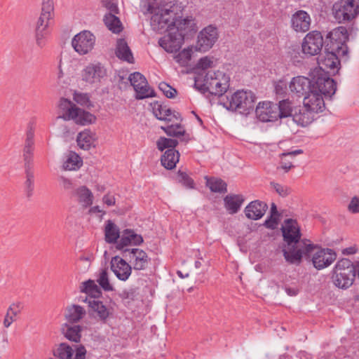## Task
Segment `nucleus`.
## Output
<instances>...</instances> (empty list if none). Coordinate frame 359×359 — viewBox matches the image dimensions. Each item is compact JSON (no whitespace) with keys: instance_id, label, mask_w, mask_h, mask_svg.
I'll use <instances>...</instances> for the list:
<instances>
[{"instance_id":"nucleus-1","label":"nucleus","mask_w":359,"mask_h":359,"mask_svg":"<svg viewBox=\"0 0 359 359\" xmlns=\"http://www.w3.org/2000/svg\"><path fill=\"white\" fill-rule=\"evenodd\" d=\"M331 39V51L325 50L318 58L319 69L315 72H337L339 69V57H348V49L346 41L348 39L347 30L344 27H339L330 33Z\"/></svg>"},{"instance_id":"nucleus-2","label":"nucleus","mask_w":359,"mask_h":359,"mask_svg":"<svg viewBox=\"0 0 359 359\" xmlns=\"http://www.w3.org/2000/svg\"><path fill=\"white\" fill-rule=\"evenodd\" d=\"M183 6L177 1L170 2L155 11L151 18V26L161 33L172 30L175 20L182 15Z\"/></svg>"},{"instance_id":"nucleus-3","label":"nucleus","mask_w":359,"mask_h":359,"mask_svg":"<svg viewBox=\"0 0 359 359\" xmlns=\"http://www.w3.org/2000/svg\"><path fill=\"white\" fill-rule=\"evenodd\" d=\"M58 116L65 121H73L76 124L86 126L95 122V116L78 107L67 98L62 97L57 104Z\"/></svg>"},{"instance_id":"nucleus-4","label":"nucleus","mask_w":359,"mask_h":359,"mask_svg":"<svg viewBox=\"0 0 359 359\" xmlns=\"http://www.w3.org/2000/svg\"><path fill=\"white\" fill-rule=\"evenodd\" d=\"M229 76L223 72L209 70L204 78H195V86H201L212 95H222L229 87Z\"/></svg>"},{"instance_id":"nucleus-5","label":"nucleus","mask_w":359,"mask_h":359,"mask_svg":"<svg viewBox=\"0 0 359 359\" xmlns=\"http://www.w3.org/2000/svg\"><path fill=\"white\" fill-rule=\"evenodd\" d=\"M355 271L356 269L351 260L341 259L337 262L332 271V281L337 287L346 290L353 285Z\"/></svg>"},{"instance_id":"nucleus-6","label":"nucleus","mask_w":359,"mask_h":359,"mask_svg":"<svg viewBox=\"0 0 359 359\" xmlns=\"http://www.w3.org/2000/svg\"><path fill=\"white\" fill-rule=\"evenodd\" d=\"M226 98L224 106L227 109L245 114L254 108L256 99L252 91L243 90H237L230 96H226Z\"/></svg>"},{"instance_id":"nucleus-7","label":"nucleus","mask_w":359,"mask_h":359,"mask_svg":"<svg viewBox=\"0 0 359 359\" xmlns=\"http://www.w3.org/2000/svg\"><path fill=\"white\" fill-rule=\"evenodd\" d=\"M312 248V243L310 241L302 240L300 243L287 245L282 251L287 262L290 264L299 265L303 256H309Z\"/></svg>"},{"instance_id":"nucleus-8","label":"nucleus","mask_w":359,"mask_h":359,"mask_svg":"<svg viewBox=\"0 0 359 359\" xmlns=\"http://www.w3.org/2000/svg\"><path fill=\"white\" fill-rule=\"evenodd\" d=\"M332 11L339 22L350 21L359 13V2L356 0H339L333 5Z\"/></svg>"},{"instance_id":"nucleus-9","label":"nucleus","mask_w":359,"mask_h":359,"mask_svg":"<svg viewBox=\"0 0 359 359\" xmlns=\"http://www.w3.org/2000/svg\"><path fill=\"white\" fill-rule=\"evenodd\" d=\"M311 90L318 92L323 96L331 97L336 92L337 84L327 73L314 72Z\"/></svg>"},{"instance_id":"nucleus-10","label":"nucleus","mask_w":359,"mask_h":359,"mask_svg":"<svg viewBox=\"0 0 359 359\" xmlns=\"http://www.w3.org/2000/svg\"><path fill=\"white\" fill-rule=\"evenodd\" d=\"M312 250L308 257H311L313 266L321 270L330 266L337 259V253L330 248H322L312 243Z\"/></svg>"},{"instance_id":"nucleus-11","label":"nucleus","mask_w":359,"mask_h":359,"mask_svg":"<svg viewBox=\"0 0 359 359\" xmlns=\"http://www.w3.org/2000/svg\"><path fill=\"white\" fill-rule=\"evenodd\" d=\"M96 43L95 36L88 30L76 34L72 39V46L79 55H85L92 52Z\"/></svg>"},{"instance_id":"nucleus-12","label":"nucleus","mask_w":359,"mask_h":359,"mask_svg":"<svg viewBox=\"0 0 359 359\" xmlns=\"http://www.w3.org/2000/svg\"><path fill=\"white\" fill-rule=\"evenodd\" d=\"M107 76V69L100 62L88 64L81 72V80L90 86L98 85Z\"/></svg>"},{"instance_id":"nucleus-13","label":"nucleus","mask_w":359,"mask_h":359,"mask_svg":"<svg viewBox=\"0 0 359 359\" xmlns=\"http://www.w3.org/2000/svg\"><path fill=\"white\" fill-rule=\"evenodd\" d=\"M323 43V37L321 33L318 31H311L303 39L302 52L309 56L316 55L320 53Z\"/></svg>"},{"instance_id":"nucleus-14","label":"nucleus","mask_w":359,"mask_h":359,"mask_svg":"<svg viewBox=\"0 0 359 359\" xmlns=\"http://www.w3.org/2000/svg\"><path fill=\"white\" fill-rule=\"evenodd\" d=\"M219 33L216 27L208 25L204 27L198 35L196 50L201 52L209 50L216 43Z\"/></svg>"},{"instance_id":"nucleus-15","label":"nucleus","mask_w":359,"mask_h":359,"mask_svg":"<svg viewBox=\"0 0 359 359\" xmlns=\"http://www.w3.org/2000/svg\"><path fill=\"white\" fill-rule=\"evenodd\" d=\"M123 253L134 270H144L150 261L147 252L140 248H126Z\"/></svg>"},{"instance_id":"nucleus-16","label":"nucleus","mask_w":359,"mask_h":359,"mask_svg":"<svg viewBox=\"0 0 359 359\" xmlns=\"http://www.w3.org/2000/svg\"><path fill=\"white\" fill-rule=\"evenodd\" d=\"M129 81L136 93L137 99L153 97L154 90L149 88L145 77L140 72H134L129 76Z\"/></svg>"},{"instance_id":"nucleus-17","label":"nucleus","mask_w":359,"mask_h":359,"mask_svg":"<svg viewBox=\"0 0 359 359\" xmlns=\"http://www.w3.org/2000/svg\"><path fill=\"white\" fill-rule=\"evenodd\" d=\"M54 355L60 359H85L86 350L83 346H75V349L62 343L53 351Z\"/></svg>"},{"instance_id":"nucleus-18","label":"nucleus","mask_w":359,"mask_h":359,"mask_svg":"<svg viewBox=\"0 0 359 359\" xmlns=\"http://www.w3.org/2000/svg\"><path fill=\"white\" fill-rule=\"evenodd\" d=\"M283 240L287 245L300 243L301 232L300 226L297 222L292 219H287L281 228Z\"/></svg>"},{"instance_id":"nucleus-19","label":"nucleus","mask_w":359,"mask_h":359,"mask_svg":"<svg viewBox=\"0 0 359 359\" xmlns=\"http://www.w3.org/2000/svg\"><path fill=\"white\" fill-rule=\"evenodd\" d=\"M168 34L161 38L158 43L166 52L173 53L181 48L184 42V35L182 33L175 32V29L168 30Z\"/></svg>"},{"instance_id":"nucleus-20","label":"nucleus","mask_w":359,"mask_h":359,"mask_svg":"<svg viewBox=\"0 0 359 359\" xmlns=\"http://www.w3.org/2000/svg\"><path fill=\"white\" fill-rule=\"evenodd\" d=\"M303 104L305 109L310 114L320 113L325 109L323 96L313 90L304 96Z\"/></svg>"},{"instance_id":"nucleus-21","label":"nucleus","mask_w":359,"mask_h":359,"mask_svg":"<svg viewBox=\"0 0 359 359\" xmlns=\"http://www.w3.org/2000/svg\"><path fill=\"white\" fill-rule=\"evenodd\" d=\"M311 88L312 79L303 76L293 77L288 83L290 92L298 97L305 96L311 90Z\"/></svg>"},{"instance_id":"nucleus-22","label":"nucleus","mask_w":359,"mask_h":359,"mask_svg":"<svg viewBox=\"0 0 359 359\" xmlns=\"http://www.w3.org/2000/svg\"><path fill=\"white\" fill-rule=\"evenodd\" d=\"M111 269L120 280H127L131 275L132 266L119 256L113 257L110 262Z\"/></svg>"},{"instance_id":"nucleus-23","label":"nucleus","mask_w":359,"mask_h":359,"mask_svg":"<svg viewBox=\"0 0 359 359\" xmlns=\"http://www.w3.org/2000/svg\"><path fill=\"white\" fill-rule=\"evenodd\" d=\"M53 2L52 0H43L41 15L37 20L36 30L38 33L41 34L46 31L49 26L50 21L53 18Z\"/></svg>"},{"instance_id":"nucleus-24","label":"nucleus","mask_w":359,"mask_h":359,"mask_svg":"<svg viewBox=\"0 0 359 359\" xmlns=\"http://www.w3.org/2000/svg\"><path fill=\"white\" fill-rule=\"evenodd\" d=\"M255 112L257 118L262 122L278 119L277 104L271 102H259Z\"/></svg>"},{"instance_id":"nucleus-25","label":"nucleus","mask_w":359,"mask_h":359,"mask_svg":"<svg viewBox=\"0 0 359 359\" xmlns=\"http://www.w3.org/2000/svg\"><path fill=\"white\" fill-rule=\"evenodd\" d=\"M291 27L296 32H306L311 27V18L310 15L303 10L296 11L291 17Z\"/></svg>"},{"instance_id":"nucleus-26","label":"nucleus","mask_w":359,"mask_h":359,"mask_svg":"<svg viewBox=\"0 0 359 359\" xmlns=\"http://www.w3.org/2000/svg\"><path fill=\"white\" fill-rule=\"evenodd\" d=\"M173 28L175 29V32L182 33L184 37L186 35L196 33L198 29L195 18L192 16L182 18V15L175 20Z\"/></svg>"},{"instance_id":"nucleus-27","label":"nucleus","mask_w":359,"mask_h":359,"mask_svg":"<svg viewBox=\"0 0 359 359\" xmlns=\"http://www.w3.org/2000/svg\"><path fill=\"white\" fill-rule=\"evenodd\" d=\"M151 107L153 114L159 120L171 122L174 120L178 121L180 119V115L178 112L172 111L167 106L158 102L151 104Z\"/></svg>"},{"instance_id":"nucleus-28","label":"nucleus","mask_w":359,"mask_h":359,"mask_svg":"<svg viewBox=\"0 0 359 359\" xmlns=\"http://www.w3.org/2000/svg\"><path fill=\"white\" fill-rule=\"evenodd\" d=\"M268 205L266 203L259 200L250 202L245 208V216L252 220L261 219L265 214Z\"/></svg>"},{"instance_id":"nucleus-29","label":"nucleus","mask_w":359,"mask_h":359,"mask_svg":"<svg viewBox=\"0 0 359 359\" xmlns=\"http://www.w3.org/2000/svg\"><path fill=\"white\" fill-rule=\"evenodd\" d=\"M143 243V238L132 229H125L121 232V238L117 243V248L123 250L130 245H140Z\"/></svg>"},{"instance_id":"nucleus-30","label":"nucleus","mask_w":359,"mask_h":359,"mask_svg":"<svg viewBox=\"0 0 359 359\" xmlns=\"http://www.w3.org/2000/svg\"><path fill=\"white\" fill-rule=\"evenodd\" d=\"M88 306L90 311L95 313V316L102 322H106L107 318L111 314V309L106 306L102 302L93 299L88 301Z\"/></svg>"},{"instance_id":"nucleus-31","label":"nucleus","mask_w":359,"mask_h":359,"mask_svg":"<svg viewBox=\"0 0 359 359\" xmlns=\"http://www.w3.org/2000/svg\"><path fill=\"white\" fill-rule=\"evenodd\" d=\"M86 314L84 308L79 305L71 304L67 306L65 310V319L69 323H77Z\"/></svg>"},{"instance_id":"nucleus-32","label":"nucleus","mask_w":359,"mask_h":359,"mask_svg":"<svg viewBox=\"0 0 359 359\" xmlns=\"http://www.w3.org/2000/svg\"><path fill=\"white\" fill-rule=\"evenodd\" d=\"M244 202L241 194H229L224 198V207L230 214L236 213Z\"/></svg>"},{"instance_id":"nucleus-33","label":"nucleus","mask_w":359,"mask_h":359,"mask_svg":"<svg viewBox=\"0 0 359 359\" xmlns=\"http://www.w3.org/2000/svg\"><path fill=\"white\" fill-rule=\"evenodd\" d=\"M74 196L83 207H88L93 203V194L86 186H80L76 188L74 191Z\"/></svg>"},{"instance_id":"nucleus-34","label":"nucleus","mask_w":359,"mask_h":359,"mask_svg":"<svg viewBox=\"0 0 359 359\" xmlns=\"http://www.w3.org/2000/svg\"><path fill=\"white\" fill-rule=\"evenodd\" d=\"M116 55L121 60L126 61L129 63L134 62L133 53L123 39H119L116 42Z\"/></svg>"},{"instance_id":"nucleus-35","label":"nucleus","mask_w":359,"mask_h":359,"mask_svg":"<svg viewBox=\"0 0 359 359\" xmlns=\"http://www.w3.org/2000/svg\"><path fill=\"white\" fill-rule=\"evenodd\" d=\"M83 165L81 158L75 152L69 151L63 162L62 169L64 170H77Z\"/></svg>"},{"instance_id":"nucleus-36","label":"nucleus","mask_w":359,"mask_h":359,"mask_svg":"<svg viewBox=\"0 0 359 359\" xmlns=\"http://www.w3.org/2000/svg\"><path fill=\"white\" fill-rule=\"evenodd\" d=\"M95 134L90 130H84L80 132L76 137V142L80 149L89 150L93 145Z\"/></svg>"},{"instance_id":"nucleus-37","label":"nucleus","mask_w":359,"mask_h":359,"mask_svg":"<svg viewBox=\"0 0 359 359\" xmlns=\"http://www.w3.org/2000/svg\"><path fill=\"white\" fill-rule=\"evenodd\" d=\"M179 159L180 153L175 149H169L161 156V161L165 168L172 170L175 168Z\"/></svg>"},{"instance_id":"nucleus-38","label":"nucleus","mask_w":359,"mask_h":359,"mask_svg":"<svg viewBox=\"0 0 359 359\" xmlns=\"http://www.w3.org/2000/svg\"><path fill=\"white\" fill-rule=\"evenodd\" d=\"M116 14V13L105 14L103 21L106 27L110 31L113 33L118 34L123 30V27L119 18L115 15Z\"/></svg>"},{"instance_id":"nucleus-39","label":"nucleus","mask_w":359,"mask_h":359,"mask_svg":"<svg viewBox=\"0 0 359 359\" xmlns=\"http://www.w3.org/2000/svg\"><path fill=\"white\" fill-rule=\"evenodd\" d=\"M118 227L111 220H108L104 228L105 241L109 243H114L121 238Z\"/></svg>"},{"instance_id":"nucleus-40","label":"nucleus","mask_w":359,"mask_h":359,"mask_svg":"<svg viewBox=\"0 0 359 359\" xmlns=\"http://www.w3.org/2000/svg\"><path fill=\"white\" fill-rule=\"evenodd\" d=\"M80 291L94 298L99 297L102 294L100 288L96 284L95 280H88L81 283L80 286Z\"/></svg>"},{"instance_id":"nucleus-41","label":"nucleus","mask_w":359,"mask_h":359,"mask_svg":"<svg viewBox=\"0 0 359 359\" xmlns=\"http://www.w3.org/2000/svg\"><path fill=\"white\" fill-rule=\"evenodd\" d=\"M302 149H296L289 152H285L280 154V165L278 168L283 169L285 172H287L292 167V162L287 158H292L297 155L303 154Z\"/></svg>"},{"instance_id":"nucleus-42","label":"nucleus","mask_w":359,"mask_h":359,"mask_svg":"<svg viewBox=\"0 0 359 359\" xmlns=\"http://www.w3.org/2000/svg\"><path fill=\"white\" fill-rule=\"evenodd\" d=\"M63 333L69 340L78 342L81 339V328L79 325L70 326L67 324L62 327Z\"/></svg>"},{"instance_id":"nucleus-43","label":"nucleus","mask_w":359,"mask_h":359,"mask_svg":"<svg viewBox=\"0 0 359 359\" xmlns=\"http://www.w3.org/2000/svg\"><path fill=\"white\" fill-rule=\"evenodd\" d=\"M206 179V185L210 188L212 192L224 193L226 192V184L224 181L218 178H208Z\"/></svg>"},{"instance_id":"nucleus-44","label":"nucleus","mask_w":359,"mask_h":359,"mask_svg":"<svg viewBox=\"0 0 359 359\" xmlns=\"http://www.w3.org/2000/svg\"><path fill=\"white\" fill-rule=\"evenodd\" d=\"M292 106L289 100H283L277 105L278 118L288 117L292 115Z\"/></svg>"},{"instance_id":"nucleus-45","label":"nucleus","mask_w":359,"mask_h":359,"mask_svg":"<svg viewBox=\"0 0 359 359\" xmlns=\"http://www.w3.org/2000/svg\"><path fill=\"white\" fill-rule=\"evenodd\" d=\"M192 49L191 48H184L182 51H180L178 54L175 55L174 58L175 61L182 67H186L189 65V63L191 58Z\"/></svg>"},{"instance_id":"nucleus-46","label":"nucleus","mask_w":359,"mask_h":359,"mask_svg":"<svg viewBox=\"0 0 359 359\" xmlns=\"http://www.w3.org/2000/svg\"><path fill=\"white\" fill-rule=\"evenodd\" d=\"M161 129L168 135L172 137H180L184 135V127L179 123L168 126H161Z\"/></svg>"},{"instance_id":"nucleus-47","label":"nucleus","mask_w":359,"mask_h":359,"mask_svg":"<svg viewBox=\"0 0 359 359\" xmlns=\"http://www.w3.org/2000/svg\"><path fill=\"white\" fill-rule=\"evenodd\" d=\"M97 282L104 291H113L114 287L109 283L108 272L102 269L97 276Z\"/></svg>"},{"instance_id":"nucleus-48","label":"nucleus","mask_w":359,"mask_h":359,"mask_svg":"<svg viewBox=\"0 0 359 359\" xmlns=\"http://www.w3.org/2000/svg\"><path fill=\"white\" fill-rule=\"evenodd\" d=\"M293 121L298 125L305 127L309 125L313 121V117L309 111L306 110L304 112H299L293 116Z\"/></svg>"},{"instance_id":"nucleus-49","label":"nucleus","mask_w":359,"mask_h":359,"mask_svg":"<svg viewBox=\"0 0 359 359\" xmlns=\"http://www.w3.org/2000/svg\"><path fill=\"white\" fill-rule=\"evenodd\" d=\"M177 144L178 142L176 140L166 137H160L156 142L157 148L160 151H163L165 149H175V147L177 145Z\"/></svg>"},{"instance_id":"nucleus-50","label":"nucleus","mask_w":359,"mask_h":359,"mask_svg":"<svg viewBox=\"0 0 359 359\" xmlns=\"http://www.w3.org/2000/svg\"><path fill=\"white\" fill-rule=\"evenodd\" d=\"M32 167L25 168L26 172V181H25V187L27 194L28 196H32V191L34 190V174L31 170Z\"/></svg>"},{"instance_id":"nucleus-51","label":"nucleus","mask_w":359,"mask_h":359,"mask_svg":"<svg viewBox=\"0 0 359 359\" xmlns=\"http://www.w3.org/2000/svg\"><path fill=\"white\" fill-rule=\"evenodd\" d=\"M158 88L163 95L168 98H173L177 95V90L165 82L160 83Z\"/></svg>"},{"instance_id":"nucleus-52","label":"nucleus","mask_w":359,"mask_h":359,"mask_svg":"<svg viewBox=\"0 0 359 359\" xmlns=\"http://www.w3.org/2000/svg\"><path fill=\"white\" fill-rule=\"evenodd\" d=\"M214 59L208 56L201 58L196 65L198 69L206 70L208 68H211L214 65Z\"/></svg>"},{"instance_id":"nucleus-53","label":"nucleus","mask_w":359,"mask_h":359,"mask_svg":"<svg viewBox=\"0 0 359 359\" xmlns=\"http://www.w3.org/2000/svg\"><path fill=\"white\" fill-rule=\"evenodd\" d=\"M177 178L180 182L187 188L192 189L194 187V180L189 177L185 172L180 170L178 171Z\"/></svg>"},{"instance_id":"nucleus-54","label":"nucleus","mask_w":359,"mask_h":359,"mask_svg":"<svg viewBox=\"0 0 359 359\" xmlns=\"http://www.w3.org/2000/svg\"><path fill=\"white\" fill-rule=\"evenodd\" d=\"M271 186L275 189L276 193L282 197H285L288 196L291 192L290 189L285 185H282L275 182H271Z\"/></svg>"},{"instance_id":"nucleus-55","label":"nucleus","mask_w":359,"mask_h":359,"mask_svg":"<svg viewBox=\"0 0 359 359\" xmlns=\"http://www.w3.org/2000/svg\"><path fill=\"white\" fill-rule=\"evenodd\" d=\"M102 5L107 10L109 11L108 13H118V8L117 5V0H102Z\"/></svg>"},{"instance_id":"nucleus-56","label":"nucleus","mask_w":359,"mask_h":359,"mask_svg":"<svg viewBox=\"0 0 359 359\" xmlns=\"http://www.w3.org/2000/svg\"><path fill=\"white\" fill-rule=\"evenodd\" d=\"M280 215H270L269 217L265 220L264 225L271 229H275L278 225Z\"/></svg>"},{"instance_id":"nucleus-57","label":"nucleus","mask_w":359,"mask_h":359,"mask_svg":"<svg viewBox=\"0 0 359 359\" xmlns=\"http://www.w3.org/2000/svg\"><path fill=\"white\" fill-rule=\"evenodd\" d=\"M33 156V148L24 147L23 158L25 161V168L32 167Z\"/></svg>"},{"instance_id":"nucleus-58","label":"nucleus","mask_w":359,"mask_h":359,"mask_svg":"<svg viewBox=\"0 0 359 359\" xmlns=\"http://www.w3.org/2000/svg\"><path fill=\"white\" fill-rule=\"evenodd\" d=\"M73 98L76 103L82 106H87L89 103V97L86 93H75Z\"/></svg>"},{"instance_id":"nucleus-59","label":"nucleus","mask_w":359,"mask_h":359,"mask_svg":"<svg viewBox=\"0 0 359 359\" xmlns=\"http://www.w3.org/2000/svg\"><path fill=\"white\" fill-rule=\"evenodd\" d=\"M22 308V306L20 302L13 303L9 306L6 313L10 314V316L15 318V317L20 313Z\"/></svg>"},{"instance_id":"nucleus-60","label":"nucleus","mask_w":359,"mask_h":359,"mask_svg":"<svg viewBox=\"0 0 359 359\" xmlns=\"http://www.w3.org/2000/svg\"><path fill=\"white\" fill-rule=\"evenodd\" d=\"M348 210L351 213H359V197L354 196L351 198L348 205Z\"/></svg>"},{"instance_id":"nucleus-61","label":"nucleus","mask_w":359,"mask_h":359,"mask_svg":"<svg viewBox=\"0 0 359 359\" xmlns=\"http://www.w3.org/2000/svg\"><path fill=\"white\" fill-rule=\"evenodd\" d=\"M288 84L284 80H279L274 84L276 94L283 95L285 93Z\"/></svg>"},{"instance_id":"nucleus-62","label":"nucleus","mask_w":359,"mask_h":359,"mask_svg":"<svg viewBox=\"0 0 359 359\" xmlns=\"http://www.w3.org/2000/svg\"><path fill=\"white\" fill-rule=\"evenodd\" d=\"M57 69H58V72H57V85L63 87V85L67 84V83L65 82V81H64L65 74H64V72H63V69L62 67V60L61 59L60 60Z\"/></svg>"},{"instance_id":"nucleus-63","label":"nucleus","mask_w":359,"mask_h":359,"mask_svg":"<svg viewBox=\"0 0 359 359\" xmlns=\"http://www.w3.org/2000/svg\"><path fill=\"white\" fill-rule=\"evenodd\" d=\"M34 136V130L32 128L29 129L26 134L25 147L33 148Z\"/></svg>"},{"instance_id":"nucleus-64","label":"nucleus","mask_w":359,"mask_h":359,"mask_svg":"<svg viewBox=\"0 0 359 359\" xmlns=\"http://www.w3.org/2000/svg\"><path fill=\"white\" fill-rule=\"evenodd\" d=\"M60 185L66 190H69L73 188V184L71 180L66 178L63 176L59 178Z\"/></svg>"}]
</instances>
